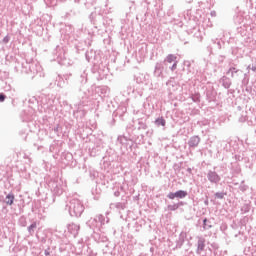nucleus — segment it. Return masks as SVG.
Returning <instances> with one entry per match:
<instances>
[{"mask_svg": "<svg viewBox=\"0 0 256 256\" xmlns=\"http://www.w3.org/2000/svg\"><path fill=\"white\" fill-rule=\"evenodd\" d=\"M235 239H238L240 243H245L247 241V235L244 234L242 231H239L237 234L234 235Z\"/></svg>", "mask_w": 256, "mask_h": 256, "instance_id": "nucleus-34", "label": "nucleus"}, {"mask_svg": "<svg viewBox=\"0 0 256 256\" xmlns=\"http://www.w3.org/2000/svg\"><path fill=\"white\" fill-rule=\"evenodd\" d=\"M247 29H249V24H242L239 26H236V31L238 35H241V37L247 36Z\"/></svg>", "mask_w": 256, "mask_h": 256, "instance_id": "nucleus-29", "label": "nucleus"}, {"mask_svg": "<svg viewBox=\"0 0 256 256\" xmlns=\"http://www.w3.org/2000/svg\"><path fill=\"white\" fill-rule=\"evenodd\" d=\"M67 229L70 235L77 237V235H79V229H81V226H79V224L71 223L68 224Z\"/></svg>", "mask_w": 256, "mask_h": 256, "instance_id": "nucleus-22", "label": "nucleus"}, {"mask_svg": "<svg viewBox=\"0 0 256 256\" xmlns=\"http://www.w3.org/2000/svg\"><path fill=\"white\" fill-rule=\"evenodd\" d=\"M110 207H115L118 211H125L127 209V199H122V202L111 203Z\"/></svg>", "mask_w": 256, "mask_h": 256, "instance_id": "nucleus-26", "label": "nucleus"}, {"mask_svg": "<svg viewBox=\"0 0 256 256\" xmlns=\"http://www.w3.org/2000/svg\"><path fill=\"white\" fill-rule=\"evenodd\" d=\"M103 149V144L101 142H97L89 149V154L91 157H97L100 153H103Z\"/></svg>", "mask_w": 256, "mask_h": 256, "instance_id": "nucleus-16", "label": "nucleus"}, {"mask_svg": "<svg viewBox=\"0 0 256 256\" xmlns=\"http://www.w3.org/2000/svg\"><path fill=\"white\" fill-rule=\"evenodd\" d=\"M170 69H171L172 71H175V69H177V61H175V62L173 63V65L170 67Z\"/></svg>", "mask_w": 256, "mask_h": 256, "instance_id": "nucleus-64", "label": "nucleus"}, {"mask_svg": "<svg viewBox=\"0 0 256 256\" xmlns=\"http://www.w3.org/2000/svg\"><path fill=\"white\" fill-rule=\"evenodd\" d=\"M206 100L208 103H215L217 101V91L215 89L206 90Z\"/></svg>", "mask_w": 256, "mask_h": 256, "instance_id": "nucleus-23", "label": "nucleus"}, {"mask_svg": "<svg viewBox=\"0 0 256 256\" xmlns=\"http://www.w3.org/2000/svg\"><path fill=\"white\" fill-rule=\"evenodd\" d=\"M233 159H235L234 163H239V161H243V156H241L239 154H235Z\"/></svg>", "mask_w": 256, "mask_h": 256, "instance_id": "nucleus-56", "label": "nucleus"}, {"mask_svg": "<svg viewBox=\"0 0 256 256\" xmlns=\"http://www.w3.org/2000/svg\"><path fill=\"white\" fill-rule=\"evenodd\" d=\"M52 131L57 135V137H61V135H63V127L59 124L52 128Z\"/></svg>", "mask_w": 256, "mask_h": 256, "instance_id": "nucleus-40", "label": "nucleus"}, {"mask_svg": "<svg viewBox=\"0 0 256 256\" xmlns=\"http://www.w3.org/2000/svg\"><path fill=\"white\" fill-rule=\"evenodd\" d=\"M56 83H57V87L63 88V87H65L66 82H65L63 76L58 75L56 78Z\"/></svg>", "mask_w": 256, "mask_h": 256, "instance_id": "nucleus-46", "label": "nucleus"}, {"mask_svg": "<svg viewBox=\"0 0 256 256\" xmlns=\"http://www.w3.org/2000/svg\"><path fill=\"white\" fill-rule=\"evenodd\" d=\"M92 195L95 201H99L101 199V189H92Z\"/></svg>", "mask_w": 256, "mask_h": 256, "instance_id": "nucleus-44", "label": "nucleus"}, {"mask_svg": "<svg viewBox=\"0 0 256 256\" xmlns=\"http://www.w3.org/2000/svg\"><path fill=\"white\" fill-rule=\"evenodd\" d=\"M9 41H11V37L9 36V34H7L3 40L2 43H4L5 45H7V43H9Z\"/></svg>", "mask_w": 256, "mask_h": 256, "instance_id": "nucleus-59", "label": "nucleus"}, {"mask_svg": "<svg viewBox=\"0 0 256 256\" xmlns=\"http://www.w3.org/2000/svg\"><path fill=\"white\" fill-rule=\"evenodd\" d=\"M48 187L52 193V197H61L65 191V186L61 180L51 179L48 182Z\"/></svg>", "mask_w": 256, "mask_h": 256, "instance_id": "nucleus-7", "label": "nucleus"}, {"mask_svg": "<svg viewBox=\"0 0 256 256\" xmlns=\"http://www.w3.org/2000/svg\"><path fill=\"white\" fill-rule=\"evenodd\" d=\"M103 14H97V13H91L89 16V19L91 23L95 26V29H103L105 28V22H104Z\"/></svg>", "mask_w": 256, "mask_h": 256, "instance_id": "nucleus-9", "label": "nucleus"}, {"mask_svg": "<svg viewBox=\"0 0 256 256\" xmlns=\"http://www.w3.org/2000/svg\"><path fill=\"white\" fill-rule=\"evenodd\" d=\"M202 223H203V230L204 231H209V229L213 228V225L211 224V221L207 218H203Z\"/></svg>", "mask_w": 256, "mask_h": 256, "instance_id": "nucleus-36", "label": "nucleus"}, {"mask_svg": "<svg viewBox=\"0 0 256 256\" xmlns=\"http://www.w3.org/2000/svg\"><path fill=\"white\" fill-rule=\"evenodd\" d=\"M79 83L80 85H86L87 84V70H84L81 72L79 77Z\"/></svg>", "mask_w": 256, "mask_h": 256, "instance_id": "nucleus-37", "label": "nucleus"}, {"mask_svg": "<svg viewBox=\"0 0 256 256\" xmlns=\"http://www.w3.org/2000/svg\"><path fill=\"white\" fill-rule=\"evenodd\" d=\"M64 159H66V161H68L67 163H71V161H73V154L67 152L66 154L63 155Z\"/></svg>", "mask_w": 256, "mask_h": 256, "instance_id": "nucleus-53", "label": "nucleus"}, {"mask_svg": "<svg viewBox=\"0 0 256 256\" xmlns=\"http://www.w3.org/2000/svg\"><path fill=\"white\" fill-rule=\"evenodd\" d=\"M165 125H167V121L165 120V118L163 117H158L155 120V126L156 127H165Z\"/></svg>", "mask_w": 256, "mask_h": 256, "instance_id": "nucleus-39", "label": "nucleus"}, {"mask_svg": "<svg viewBox=\"0 0 256 256\" xmlns=\"http://www.w3.org/2000/svg\"><path fill=\"white\" fill-rule=\"evenodd\" d=\"M4 203H6V205H13V203H15V194L13 193H9L5 199H4Z\"/></svg>", "mask_w": 256, "mask_h": 256, "instance_id": "nucleus-32", "label": "nucleus"}, {"mask_svg": "<svg viewBox=\"0 0 256 256\" xmlns=\"http://www.w3.org/2000/svg\"><path fill=\"white\" fill-rule=\"evenodd\" d=\"M225 197H227V192H225V191L216 192V193L214 194V199L223 200V199H225Z\"/></svg>", "mask_w": 256, "mask_h": 256, "instance_id": "nucleus-48", "label": "nucleus"}, {"mask_svg": "<svg viewBox=\"0 0 256 256\" xmlns=\"http://www.w3.org/2000/svg\"><path fill=\"white\" fill-rule=\"evenodd\" d=\"M242 85H249V77H244L242 79Z\"/></svg>", "mask_w": 256, "mask_h": 256, "instance_id": "nucleus-61", "label": "nucleus"}, {"mask_svg": "<svg viewBox=\"0 0 256 256\" xmlns=\"http://www.w3.org/2000/svg\"><path fill=\"white\" fill-rule=\"evenodd\" d=\"M199 143H201V137H199V135H194L189 138L187 144L189 149H197V147H199Z\"/></svg>", "mask_w": 256, "mask_h": 256, "instance_id": "nucleus-18", "label": "nucleus"}, {"mask_svg": "<svg viewBox=\"0 0 256 256\" xmlns=\"http://www.w3.org/2000/svg\"><path fill=\"white\" fill-rule=\"evenodd\" d=\"M189 193L185 190H178L176 192H169L167 194L168 199H185Z\"/></svg>", "mask_w": 256, "mask_h": 256, "instance_id": "nucleus-17", "label": "nucleus"}, {"mask_svg": "<svg viewBox=\"0 0 256 256\" xmlns=\"http://www.w3.org/2000/svg\"><path fill=\"white\" fill-rule=\"evenodd\" d=\"M107 223H109V217H105L103 214H97L95 217L90 218L86 222V225L94 232L101 230V227L107 225Z\"/></svg>", "mask_w": 256, "mask_h": 256, "instance_id": "nucleus-5", "label": "nucleus"}, {"mask_svg": "<svg viewBox=\"0 0 256 256\" xmlns=\"http://www.w3.org/2000/svg\"><path fill=\"white\" fill-rule=\"evenodd\" d=\"M226 75H230L232 79H237V77H241V75H243V70L237 68V64L232 63L226 71Z\"/></svg>", "mask_w": 256, "mask_h": 256, "instance_id": "nucleus-12", "label": "nucleus"}, {"mask_svg": "<svg viewBox=\"0 0 256 256\" xmlns=\"http://www.w3.org/2000/svg\"><path fill=\"white\" fill-rule=\"evenodd\" d=\"M220 83H221L222 87H224V89H229L231 87V85H233V82H231V78H229L227 76H222L220 78Z\"/></svg>", "mask_w": 256, "mask_h": 256, "instance_id": "nucleus-30", "label": "nucleus"}, {"mask_svg": "<svg viewBox=\"0 0 256 256\" xmlns=\"http://www.w3.org/2000/svg\"><path fill=\"white\" fill-rule=\"evenodd\" d=\"M233 21H234V24L236 25V27L247 23V20H245V17L243 16V13H241V12H238L234 15Z\"/></svg>", "mask_w": 256, "mask_h": 256, "instance_id": "nucleus-24", "label": "nucleus"}, {"mask_svg": "<svg viewBox=\"0 0 256 256\" xmlns=\"http://www.w3.org/2000/svg\"><path fill=\"white\" fill-rule=\"evenodd\" d=\"M3 89L5 93H10L8 97L11 99L12 103H15V99H13L15 97V89L10 84H6Z\"/></svg>", "mask_w": 256, "mask_h": 256, "instance_id": "nucleus-28", "label": "nucleus"}, {"mask_svg": "<svg viewBox=\"0 0 256 256\" xmlns=\"http://www.w3.org/2000/svg\"><path fill=\"white\" fill-rule=\"evenodd\" d=\"M121 111H122V113H126L127 112V108L126 107H122V108H118L117 109L116 113H117V115H120V117L123 115L121 113Z\"/></svg>", "mask_w": 256, "mask_h": 256, "instance_id": "nucleus-55", "label": "nucleus"}, {"mask_svg": "<svg viewBox=\"0 0 256 256\" xmlns=\"http://www.w3.org/2000/svg\"><path fill=\"white\" fill-rule=\"evenodd\" d=\"M113 25V19L109 18V16H104V29Z\"/></svg>", "mask_w": 256, "mask_h": 256, "instance_id": "nucleus-49", "label": "nucleus"}, {"mask_svg": "<svg viewBox=\"0 0 256 256\" xmlns=\"http://www.w3.org/2000/svg\"><path fill=\"white\" fill-rule=\"evenodd\" d=\"M239 191H241L242 193H245V191H247L249 189V186L245 184V181L243 180L239 187H238Z\"/></svg>", "mask_w": 256, "mask_h": 256, "instance_id": "nucleus-50", "label": "nucleus"}, {"mask_svg": "<svg viewBox=\"0 0 256 256\" xmlns=\"http://www.w3.org/2000/svg\"><path fill=\"white\" fill-rule=\"evenodd\" d=\"M87 253H88V256H97V252H94L91 249H88Z\"/></svg>", "mask_w": 256, "mask_h": 256, "instance_id": "nucleus-63", "label": "nucleus"}, {"mask_svg": "<svg viewBox=\"0 0 256 256\" xmlns=\"http://www.w3.org/2000/svg\"><path fill=\"white\" fill-rule=\"evenodd\" d=\"M247 70L249 71V70H251V71H253L254 73H256V66L255 65H248L247 66Z\"/></svg>", "mask_w": 256, "mask_h": 256, "instance_id": "nucleus-62", "label": "nucleus"}, {"mask_svg": "<svg viewBox=\"0 0 256 256\" xmlns=\"http://www.w3.org/2000/svg\"><path fill=\"white\" fill-rule=\"evenodd\" d=\"M124 135L130 138L135 145H143V143H145V135H143V132H140L135 125H128Z\"/></svg>", "mask_w": 256, "mask_h": 256, "instance_id": "nucleus-4", "label": "nucleus"}, {"mask_svg": "<svg viewBox=\"0 0 256 256\" xmlns=\"http://www.w3.org/2000/svg\"><path fill=\"white\" fill-rule=\"evenodd\" d=\"M66 210L68 211L70 217L79 218L85 211V205H83L81 200L72 198L69 203L66 204Z\"/></svg>", "mask_w": 256, "mask_h": 256, "instance_id": "nucleus-3", "label": "nucleus"}, {"mask_svg": "<svg viewBox=\"0 0 256 256\" xmlns=\"http://www.w3.org/2000/svg\"><path fill=\"white\" fill-rule=\"evenodd\" d=\"M249 219H251L249 216H244V217L240 220L241 225H247V223H249Z\"/></svg>", "mask_w": 256, "mask_h": 256, "instance_id": "nucleus-54", "label": "nucleus"}, {"mask_svg": "<svg viewBox=\"0 0 256 256\" xmlns=\"http://www.w3.org/2000/svg\"><path fill=\"white\" fill-rule=\"evenodd\" d=\"M85 57H86V61H88V63H91V61H93L95 57V51L93 50L86 51Z\"/></svg>", "mask_w": 256, "mask_h": 256, "instance_id": "nucleus-42", "label": "nucleus"}, {"mask_svg": "<svg viewBox=\"0 0 256 256\" xmlns=\"http://www.w3.org/2000/svg\"><path fill=\"white\" fill-rule=\"evenodd\" d=\"M62 77H63L64 81H69V79H71V77H73V74L66 73Z\"/></svg>", "mask_w": 256, "mask_h": 256, "instance_id": "nucleus-58", "label": "nucleus"}, {"mask_svg": "<svg viewBox=\"0 0 256 256\" xmlns=\"http://www.w3.org/2000/svg\"><path fill=\"white\" fill-rule=\"evenodd\" d=\"M66 53L67 48L63 44L57 45L53 50V55L60 65H65V61H67Z\"/></svg>", "mask_w": 256, "mask_h": 256, "instance_id": "nucleus-8", "label": "nucleus"}, {"mask_svg": "<svg viewBox=\"0 0 256 256\" xmlns=\"http://www.w3.org/2000/svg\"><path fill=\"white\" fill-rule=\"evenodd\" d=\"M197 249H196V254L201 255L203 251H205V238L203 236H198L197 237Z\"/></svg>", "mask_w": 256, "mask_h": 256, "instance_id": "nucleus-20", "label": "nucleus"}, {"mask_svg": "<svg viewBox=\"0 0 256 256\" xmlns=\"http://www.w3.org/2000/svg\"><path fill=\"white\" fill-rule=\"evenodd\" d=\"M227 223L223 222L221 225H220V231H222V233H225V231H227Z\"/></svg>", "mask_w": 256, "mask_h": 256, "instance_id": "nucleus-57", "label": "nucleus"}, {"mask_svg": "<svg viewBox=\"0 0 256 256\" xmlns=\"http://www.w3.org/2000/svg\"><path fill=\"white\" fill-rule=\"evenodd\" d=\"M91 237L96 243H107L109 241L107 234H105V232H102L101 230H95L92 233Z\"/></svg>", "mask_w": 256, "mask_h": 256, "instance_id": "nucleus-10", "label": "nucleus"}, {"mask_svg": "<svg viewBox=\"0 0 256 256\" xmlns=\"http://www.w3.org/2000/svg\"><path fill=\"white\" fill-rule=\"evenodd\" d=\"M207 179L213 185H219L221 182V176L217 174L215 170H209L207 173Z\"/></svg>", "mask_w": 256, "mask_h": 256, "instance_id": "nucleus-13", "label": "nucleus"}, {"mask_svg": "<svg viewBox=\"0 0 256 256\" xmlns=\"http://www.w3.org/2000/svg\"><path fill=\"white\" fill-rule=\"evenodd\" d=\"M175 61H177V56H175V54H169L164 59V63H175Z\"/></svg>", "mask_w": 256, "mask_h": 256, "instance_id": "nucleus-45", "label": "nucleus"}, {"mask_svg": "<svg viewBox=\"0 0 256 256\" xmlns=\"http://www.w3.org/2000/svg\"><path fill=\"white\" fill-rule=\"evenodd\" d=\"M44 2L47 7H55V5H57V0H44Z\"/></svg>", "mask_w": 256, "mask_h": 256, "instance_id": "nucleus-52", "label": "nucleus"}, {"mask_svg": "<svg viewBox=\"0 0 256 256\" xmlns=\"http://www.w3.org/2000/svg\"><path fill=\"white\" fill-rule=\"evenodd\" d=\"M190 99H192L193 103H201V94L199 92L191 94Z\"/></svg>", "mask_w": 256, "mask_h": 256, "instance_id": "nucleus-43", "label": "nucleus"}, {"mask_svg": "<svg viewBox=\"0 0 256 256\" xmlns=\"http://www.w3.org/2000/svg\"><path fill=\"white\" fill-rule=\"evenodd\" d=\"M89 95L84 93L81 100L77 105H75L76 110L73 111V117L76 119L77 123H83V119H85V115H87V110L84 107L89 105Z\"/></svg>", "mask_w": 256, "mask_h": 256, "instance_id": "nucleus-2", "label": "nucleus"}, {"mask_svg": "<svg viewBox=\"0 0 256 256\" xmlns=\"http://www.w3.org/2000/svg\"><path fill=\"white\" fill-rule=\"evenodd\" d=\"M251 211V204L245 203L240 208L241 215H245V213H249Z\"/></svg>", "mask_w": 256, "mask_h": 256, "instance_id": "nucleus-38", "label": "nucleus"}, {"mask_svg": "<svg viewBox=\"0 0 256 256\" xmlns=\"http://www.w3.org/2000/svg\"><path fill=\"white\" fill-rule=\"evenodd\" d=\"M182 71L187 73L189 77H193V75H195V67L193 66V61L191 62L190 60H184Z\"/></svg>", "mask_w": 256, "mask_h": 256, "instance_id": "nucleus-14", "label": "nucleus"}, {"mask_svg": "<svg viewBox=\"0 0 256 256\" xmlns=\"http://www.w3.org/2000/svg\"><path fill=\"white\" fill-rule=\"evenodd\" d=\"M94 75L97 81H103V79H107V70L99 68Z\"/></svg>", "mask_w": 256, "mask_h": 256, "instance_id": "nucleus-31", "label": "nucleus"}, {"mask_svg": "<svg viewBox=\"0 0 256 256\" xmlns=\"http://www.w3.org/2000/svg\"><path fill=\"white\" fill-rule=\"evenodd\" d=\"M111 90L107 86H98L95 88V93L99 95V97H109V93Z\"/></svg>", "mask_w": 256, "mask_h": 256, "instance_id": "nucleus-19", "label": "nucleus"}, {"mask_svg": "<svg viewBox=\"0 0 256 256\" xmlns=\"http://www.w3.org/2000/svg\"><path fill=\"white\" fill-rule=\"evenodd\" d=\"M5 99H7V95L5 93H0V103H4Z\"/></svg>", "mask_w": 256, "mask_h": 256, "instance_id": "nucleus-60", "label": "nucleus"}, {"mask_svg": "<svg viewBox=\"0 0 256 256\" xmlns=\"http://www.w3.org/2000/svg\"><path fill=\"white\" fill-rule=\"evenodd\" d=\"M116 145L120 147V151L123 154L132 153L135 142H133V140H131V138H128L125 134H122L118 135Z\"/></svg>", "mask_w": 256, "mask_h": 256, "instance_id": "nucleus-6", "label": "nucleus"}, {"mask_svg": "<svg viewBox=\"0 0 256 256\" xmlns=\"http://www.w3.org/2000/svg\"><path fill=\"white\" fill-rule=\"evenodd\" d=\"M35 229H37L36 221L32 222L31 225L27 227V231H28L29 235H35Z\"/></svg>", "mask_w": 256, "mask_h": 256, "instance_id": "nucleus-41", "label": "nucleus"}, {"mask_svg": "<svg viewBox=\"0 0 256 256\" xmlns=\"http://www.w3.org/2000/svg\"><path fill=\"white\" fill-rule=\"evenodd\" d=\"M186 239H187V232L182 231L179 234L178 239L176 240L175 249H181V247H183V245L185 244Z\"/></svg>", "mask_w": 256, "mask_h": 256, "instance_id": "nucleus-21", "label": "nucleus"}, {"mask_svg": "<svg viewBox=\"0 0 256 256\" xmlns=\"http://www.w3.org/2000/svg\"><path fill=\"white\" fill-rule=\"evenodd\" d=\"M198 25H199V23L194 17L189 18V20L187 21V24H186L187 31H190V33H193V31H195V29H197Z\"/></svg>", "mask_w": 256, "mask_h": 256, "instance_id": "nucleus-25", "label": "nucleus"}, {"mask_svg": "<svg viewBox=\"0 0 256 256\" xmlns=\"http://www.w3.org/2000/svg\"><path fill=\"white\" fill-rule=\"evenodd\" d=\"M165 62H156L155 66H154V72L153 75L154 77L163 79L165 77Z\"/></svg>", "mask_w": 256, "mask_h": 256, "instance_id": "nucleus-11", "label": "nucleus"}, {"mask_svg": "<svg viewBox=\"0 0 256 256\" xmlns=\"http://www.w3.org/2000/svg\"><path fill=\"white\" fill-rule=\"evenodd\" d=\"M225 59H227V56L225 55H218L217 56V62L219 65H223L225 63Z\"/></svg>", "mask_w": 256, "mask_h": 256, "instance_id": "nucleus-51", "label": "nucleus"}, {"mask_svg": "<svg viewBox=\"0 0 256 256\" xmlns=\"http://www.w3.org/2000/svg\"><path fill=\"white\" fill-rule=\"evenodd\" d=\"M16 71H20V73H25L26 75H29V73H32V79L35 77V75H41V72L43 71V68L41 67V64L35 63V62H27L24 61L22 63H17V65L14 67Z\"/></svg>", "mask_w": 256, "mask_h": 256, "instance_id": "nucleus-1", "label": "nucleus"}, {"mask_svg": "<svg viewBox=\"0 0 256 256\" xmlns=\"http://www.w3.org/2000/svg\"><path fill=\"white\" fill-rule=\"evenodd\" d=\"M183 205H185V203H183V201H180L176 204H170L167 206L168 211H177V209H179V207H183Z\"/></svg>", "mask_w": 256, "mask_h": 256, "instance_id": "nucleus-35", "label": "nucleus"}, {"mask_svg": "<svg viewBox=\"0 0 256 256\" xmlns=\"http://www.w3.org/2000/svg\"><path fill=\"white\" fill-rule=\"evenodd\" d=\"M230 171L232 175H241V165L239 164V162H231Z\"/></svg>", "mask_w": 256, "mask_h": 256, "instance_id": "nucleus-27", "label": "nucleus"}, {"mask_svg": "<svg viewBox=\"0 0 256 256\" xmlns=\"http://www.w3.org/2000/svg\"><path fill=\"white\" fill-rule=\"evenodd\" d=\"M134 127L140 132L143 133V131H147L148 125H147V119L145 118H139L134 122Z\"/></svg>", "mask_w": 256, "mask_h": 256, "instance_id": "nucleus-15", "label": "nucleus"}, {"mask_svg": "<svg viewBox=\"0 0 256 256\" xmlns=\"http://www.w3.org/2000/svg\"><path fill=\"white\" fill-rule=\"evenodd\" d=\"M18 225L20 227H27V217H25V215L20 216L18 219Z\"/></svg>", "mask_w": 256, "mask_h": 256, "instance_id": "nucleus-47", "label": "nucleus"}, {"mask_svg": "<svg viewBox=\"0 0 256 256\" xmlns=\"http://www.w3.org/2000/svg\"><path fill=\"white\" fill-rule=\"evenodd\" d=\"M211 43H213V45H216L217 49H223L225 47V41L221 39H212Z\"/></svg>", "mask_w": 256, "mask_h": 256, "instance_id": "nucleus-33", "label": "nucleus"}]
</instances>
